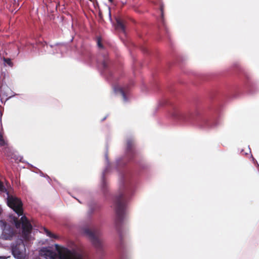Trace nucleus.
I'll list each match as a JSON object with an SVG mask.
<instances>
[{
  "label": "nucleus",
  "mask_w": 259,
  "mask_h": 259,
  "mask_svg": "<svg viewBox=\"0 0 259 259\" xmlns=\"http://www.w3.org/2000/svg\"><path fill=\"white\" fill-rule=\"evenodd\" d=\"M40 255L46 259H82L80 256L66 247L55 244V246L42 247Z\"/></svg>",
  "instance_id": "obj_1"
},
{
  "label": "nucleus",
  "mask_w": 259,
  "mask_h": 259,
  "mask_svg": "<svg viewBox=\"0 0 259 259\" xmlns=\"http://www.w3.org/2000/svg\"><path fill=\"white\" fill-rule=\"evenodd\" d=\"M14 222L17 228L20 227L21 225L22 227V234L23 238L26 240L29 239V234L32 229V226L25 216H23L21 218V223L17 221V219H14Z\"/></svg>",
  "instance_id": "obj_2"
},
{
  "label": "nucleus",
  "mask_w": 259,
  "mask_h": 259,
  "mask_svg": "<svg viewBox=\"0 0 259 259\" xmlns=\"http://www.w3.org/2000/svg\"><path fill=\"white\" fill-rule=\"evenodd\" d=\"M7 194L8 195V205L12 208L19 217L22 215L23 210L21 201L16 197L9 196L8 192H7Z\"/></svg>",
  "instance_id": "obj_3"
},
{
  "label": "nucleus",
  "mask_w": 259,
  "mask_h": 259,
  "mask_svg": "<svg viewBox=\"0 0 259 259\" xmlns=\"http://www.w3.org/2000/svg\"><path fill=\"white\" fill-rule=\"evenodd\" d=\"M14 235V232L9 226L3 221H0V238L5 240L11 239Z\"/></svg>",
  "instance_id": "obj_4"
},
{
  "label": "nucleus",
  "mask_w": 259,
  "mask_h": 259,
  "mask_svg": "<svg viewBox=\"0 0 259 259\" xmlns=\"http://www.w3.org/2000/svg\"><path fill=\"white\" fill-rule=\"evenodd\" d=\"M84 233L96 247L99 248L101 246L102 241L99 238L100 233L99 231H92L87 229L84 231Z\"/></svg>",
  "instance_id": "obj_5"
},
{
  "label": "nucleus",
  "mask_w": 259,
  "mask_h": 259,
  "mask_svg": "<svg viewBox=\"0 0 259 259\" xmlns=\"http://www.w3.org/2000/svg\"><path fill=\"white\" fill-rule=\"evenodd\" d=\"M12 251L15 258L18 259H25L26 256V249L25 245L22 241L15 246L13 245Z\"/></svg>",
  "instance_id": "obj_6"
},
{
  "label": "nucleus",
  "mask_w": 259,
  "mask_h": 259,
  "mask_svg": "<svg viewBox=\"0 0 259 259\" xmlns=\"http://www.w3.org/2000/svg\"><path fill=\"white\" fill-rule=\"evenodd\" d=\"M116 211L119 219L125 213V199L122 195L117 198L116 202Z\"/></svg>",
  "instance_id": "obj_7"
},
{
  "label": "nucleus",
  "mask_w": 259,
  "mask_h": 259,
  "mask_svg": "<svg viewBox=\"0 0 259 259\" xmlns=\"http://www.w3.org/2000/svg\"><path fill=\"white\" fill-rule=\"evenodd\" d=\"M116 30L120 32H124L125 27L122 21L119 19H116V25L115 26Z\"/></svg>",
  "instance_id": "obj_8"
},
{
  "label": "nucleus",
  "mask_w": 259,
  "mask_h": 259,
  "mask_svg": "<svg viewBox=\"0 0 259 259\" xmlns=\"http://www.w3.org/2000/svg\"><path fill=\"white\" fill-rule=\"evenodd\" d=\"M114 91L116 94L120 93L122 95L123 100L125 102L127 101V99L126 98L125 94L121 87L119 86H115L114 87Z\"/></svg>",
  "instance_id": "obj_9"
},
{
  "label": "nucleus",
  "mask_w": 259,
  "mask_h": 259,
  "mask_svg": "<svg viewBox=\"0 0 259 259\" xmlns=\"http://www.w3.org/2000/svg\"><path fill=\"white\" fill-rule=\"evenodd\" d=\"M171 115L175 119H180L183 118V114L178 109L174 110L171 113Z\"/></svg>",
  "instance_id": "obj_10"
},
{
  "label": "nucleus",
  "mask_w": 259,
  "mask_h": 259,
  "mask_svg": "<svg viewBox=\"0 0 259 259\" xmlns=\"http://www.w3.org/2000/svg\"><path fill=\"white\" fill-rule=\"evenodd\" d=\"M44 232L46 234L47 236H49L52 239H57L58 237L55 235L50 232L49 230H48L46 228H44Z\"/></svg>",
  "instance_id": "obj_11"
},
{
  "label": "nucleus",
  "mask_w": 259,
  "mask_h": 259,
  "mask_svg": "<svg viewBox=\"0 0 259 259\" xmlns=\"http://www.w3.org/2000/svg\"><path fill=\"white\" fill-rule=\"evenodd\" d=\"M4 61L5 65H8L11 67L13 66V63H12L11 59L4 58Z\"/></svg>",
  "instance_id": "obj_12"
},
{
  "label": "nucleus",
  "mask_w": 259,
  "mask_h": 259,
  "mask_svg": "<svg viewBox=\"0 0 259 259\" xmlns=\"http://www.w3.org/2000/svg\"><path fill=\"white\" fill-rule=\"evenodd\" d=\"M0 192H7L6 188H5L3 184L1 182H0Z\"/></svg>",
  "instance_id": "obj_13"
},
{
  "label": "nucleus",
  "mask_w": 259,
  "mask_h": 259,
  "mask_svg": "<svg viewBox=\"0 0 259 259\" xmlns=\"http://www.w3.org/2000/svg\"><path fill=\"white\" fill-rule=\"evenodd\" d=\"M5 144V141L4 140L3 137L0 133V145H4Z\"/></svg>",
  "instance_id": "obj_14"
},
{
  "label": "nucleus",
  "mask_w": 259,
  "mask_h": 259,
  "mask_svg": "<svg viewBox=\"0 0 259 259\" xmlns=\"http://www.w3.org/2000/svg\"><path fill=\"white\" fill-rule=\"evenodd\" d=\"M14 158H15V161L17 162L21 161L22 160V157L20 156L16 157V155L14 156Z\"/></svg>",
  "instance_id": "obj_15"
},
{
  "label": "nucleus",
  "mask_w": 259,
  "mask_h": 259,
  "mask_svg": "<svg viewBox=\"0 0 259 259\" xmlns=\"http://www.w3.org/2000/svg\"><path fill=\"white\" fill-rule=\"evenodd\" d=\"M109 10V17L110 21H111V11H110V8L108 7Z\"/></svg>",
  "instance_id": "obj_16"
},
{
  "label": "nucleus",
  "mask_w": 259,
  "mask_h": 259,
  "mask_svg": "<svg viewBox=\"0 0 259 259\" xmlns=\"http://www.w3.org/2000/svg\"><path fill=\"white\" fill-rule=\"evenodd\" d=\"M98 47H100V48H102V46L101 44V42L99 40H98Z\"/></svg>",
  "instance_id": "obj_17"
},
{
  "label": "nucleus",
  "mask_w": 259,
  "mask_h": 259,
  "mask_svg": "<svg viewBox=\"0 0 259 259\" xmlns=\"http://www.w3.org/2000/svg\"><path fill=\"white\" fill-rule=\"evenodd\" d=\"M0 259H6V257L3 256H0Z\"/></svg>",
  "instance_id": "obj_18"
},
{
  "label": "nucleus",
  "mask_w": 259,
  "mask_h": 259,
  "mask_svg": "<svg viewBox=\"0 0 259 259\" xmlns=\"http://www.w3.org/2000/svg\"><path fill=\"white\" fill-rule=\"evenodd\" d=\"M109 1L110 2H111V3H112L113 0H109Z\"/></svg>",
  "instance_id": "obj_19"
}]
</instances>
